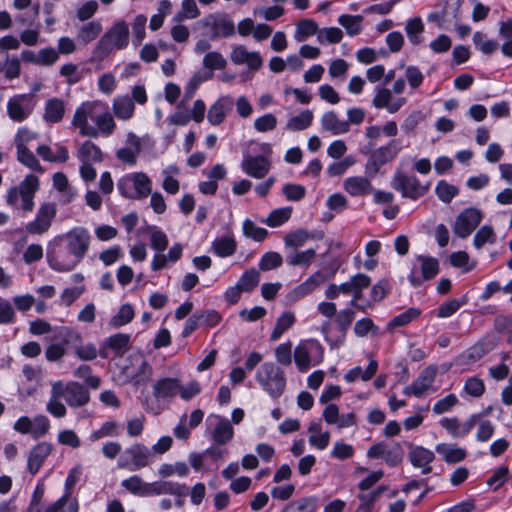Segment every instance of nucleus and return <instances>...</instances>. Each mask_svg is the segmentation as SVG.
Wrapping results in <instances>:
<instances>
[{"label": "nucleus", "instance_id": "obj_6", "mask_svg": "<svg viewBox=\"0 0 512 512\" xmlns=\"http://www.w3.org/2000/svg\"><path fill=\"white\" fill-rule=\"evenodd\" d=\"M260 386L273 398L280 397L286 387L284 371L275 363L265 362L256 373Z\"/></svg>", "mask_w": 512, "mask_h": 512}, {"label": "nucleus", "instance_id": "obj_42", "mask_svg": "<svg viewBox=\"0 0 512 512\" xmlns=\"http://www.w3.org/2000/svg\"><path fill=\"white\" fill-rule=\"evenodd\" d=\"M237 244L233 237H221L212 242V250L219 257H229L236 251Z\"/></svg>", "mask_w": 512, "mask_h": 512}, {"label": "nucleus", "instance_id": "obj_56", "mask_svg": "<svg viewBox=\"0 0 512 512\" xmlns=\"http://www.w3.org/2000/svg\"><path fill=\"white\" fill-rule=\"evenodd\" d=\"M363 17L360 15H341L338 19L340 25H342L347 33L351 36H355L361 31V22Z\"/></svg>", "mask_w": 512, "mask_h": 512}, {"label": "nucleus", "instance_id": "obj_36", "mask_svg": "<svg viewBox=\"0 0 512 512\" xmlns=\"http://www.w3.org/2000/svg\"><path fill=\"white\" fill-rule=\"evenodd\" d=\"M77 157L81 163H98L103 159L101 149L92 141H85L77 152Z\"/></svg>", "mask_w": 512, "mask_h": 512}, {"label": "nucleus", "instance_id": "obj_48", "mask_svg": "<svg viewBox=\"0 0 512 512\" xmlns=\"http://www.w3.org/2000/svg\"><path fill=\"white\" fill-rule=\"evenodd\" d=\"M295 321L294 314L291 312L283 313L276 322V325L271 333L270 339L272 341L278 340L282 334L287 331Z\"/></svg>", "mask_w": 512, "mask_h": 512}, {"label": "nucleus", "instance_id": "obj_35", "mask_svg": "<svg viewBox=\"0 0 512 512\" xmlns=\"http://www.w3.org/2000/svg\"><path fill=\"white\" fill-rule=\"evenodd\" d=\"M316 257V250L309 248L306 250L289 251L285 256V261L289 266H305L308 267Z\"/></svg>", "mask_w": 512, "mask_h": 512}, {"label": "nucleus", "instance_id": "obj_52", "mask_svg": "<svg viewBox=\"0 0 512 512\" xmlns=\"http://www.w3.org/2000/svg\"><path fill=\"white\" fill-rule=\"evenodd\" d=\"M120 434V425L115 421H106L100 429L94 431L90 435L91 441H98L104 437H115Z\"/></svg>", "mask_w": 512, "mask_h": 512}, {"label": "nucleus", "instance_id": "obj_57", "mask_svg": "<svg viewBox=\"0 0 512 512\" xmlns=\"http://www.w3.org/2000/svg\"><path fill=\"white\" fill-rule=\"evenodd\" d=\"M259 281V272L255 268H251L242 274L237 284L244 292H250L259 284Z\"/></svg>", "mask_w": 512, "mask_h": 512}, {"label": "nucleus", "instance_id": "obj_4", "mask_svg": "<svg viewBox=\"0 0 512 512\" xmlns=\"http://www.w3.org/2000/svg\"><path fill=\"white\" fill-rule=\"evenodd\" d=\"M46 258L51 269L57 272L73 270L81 260L69 250L62 238H54L48 243Z\"/></svg>", "mask_w": 512, "mask_h": 512}, {"label": "nucleus", "instance_id": "obj_30", "mask_svg": "<svg viewBox=\"0 0 512 512\" xmlns=\"http://www.w3.org/2000/svg\"><path fill=\"white\" fill-rule=\"evenodd\" d=\"M322 233L309 232L305 229H297L287 233L284 237V245L290 251L298 250L303 247L309 240L321 239Z\"/></svg>", "mask_w": 512, "mask_h": 512}, {"label": "nucleus", "instance_id": "obj_26", "mask_svg": "<svg viewBox=\"0 0 512 512\" xmlns=\"http://www.w3.org/2000/svg\"><path fill=\"white\" fill-rule=\"evenodd\" d=\"M477 417L478 416H470L463 423L456 417H445L440 420V425L446 429L453 438H462L468 435L477 424Z\"/></svg>", "mask_w": 512, "mask_h": 512}, {"label": "nucleus", "instance_id": "obj_32", "mask_svg": "<svg viewBox=\"0 0 512 512\" xmlns=\"http://www.w3.org/2000/svg\"><path fill=\"white\" fill-rule=\"evenodd\" d=\"M65 102L60 98H51L45 103L43 119L47 123H59L65 114Z\"/></svg>", "mask_w": 512, "mask_h": 512}, {"label": "nucleus", "instance_id": "obj_16", "mask_svg": "<svg viewBox=\"0 0 512 512\" xmlns=\"http://www.w3.org/2000/svg\"><path fill=\"white\" fill-rule=\"evenodd\" d=\"M202 22L204 27L209 28L210 39L212 40L220 37H230L235 34L234 22L227 14H210Z\"/></svg>", "mask_w": 512, "mask_h": 512}, {"label": "nucleus", "instance_id": "obj_29", "mask_svg": "<svg viewBox=\"0 0 512 512\" xmlns=\"http://www.w3.org/2000/svg\"><path fill=\"white\" fill-rule=\"evenodd\" d=\"M343 189L352 197H361L373 192V186L368 177L352 176L343 182Z\"/></svg>", "mask_w": 512, "mask_h": 512}, {"label": "nucleus", "instance_id": "obj_60", "mask_svg": "<svg viewBox=\"0 0 512 512\" xmlns=\"http://www.w3.org/2000/svg\"><path fill=\"white\" fill-rule=\"evenodd\" d=\"M243 234L254 241L262 242L267 237L268 231L265 228L256 226L252 220L246 219L243 222Z\"/></svg>", "mask_w": 512, "mask_h": 512}, {"label": "nucleus", "instance_id": "obj_43", "mask_svg": "<svg viewBox=\"0 0 512 512\" xmlns=\"http://www.w3.org/2000/svg\"><path fill=\"white\" fill-rule=\"evenodd\" d=\"M17 160L24 166L39 173H44V168L41 166L38 159L28 147H17Z\"/></svg>", "mask_w": 512, "mask_h": 512}, {"label": "nucleus", "instance_id": "obj_28", "mask_svg": "<svg viewBox=\"0 0 512 512\" xmlns=\"http://www.w3.org/2000/svg\"><path fill=\"white\" fill-rule=\"evenodd\" d=\"M234 105L233 98L224 96L219 98L208 110L207 119L212 125H220L226 118V115L232 110Z\"/></svg>", "mask_w": 512, "mask_h": 512}, {"label": "nucleus", "instance_id": "obj_22", "mask_svg": "<svg viewBox=\"0 0 512 512\" xmlns=\"http://www.w3.org/2000/svg\"><path fill=\"white\" fill-rule=\"evenodd\" d=\"M188 492L189 488L185 484L167 480L151 482L148 487V497L159 495L185 497L188 495Z\"/></svg>", "mask_w": 512, "mask_h": 512}, {"label": "nucleus", "instance_id": "obj_34", "mask_svg": "<svg viewBox=\"0 0 512 512\" xmlns=\"http://www.w3.org/2000/svg\"><path fill=\"white\" fill-rule=\"evenodd\" d=\"M435 451L443 457L446 463L449 464L461 462L466 458L467 455L465 449L457 447L454 444H437Z\"/></svg>", "mask_w": 512, "mask_h": 512}, {"label": "nucleus", "instance_id": "obj_9", "mask_svg": "<svg viewBox=\"0 0 512 512\" xmlns=\"http://www.w3.org/2000/svg\"><path fill=\"white\" fill-rule=\"evenodd\" d=\"M324 359L322 345L314 339L302 341L294 350V360L301 372H306L311 366L320 364Z\"/></svg>", "mask_w": 512, "mask_h": 512}, {"label": "nucleus", "instance_id": "obj_40", "mask_svg": "<svg viewBox=\"0 0 512 512\" xmlns=\"http://www.w3.org/2000/svg\"><path fill=\"white\" fill-rule=\"evenodd\" d=\"M460 1L455 0L451 4V9L446 6L442 11L440 12H433L430 13L427 17L429 22L436 23L438 27H442L443 23L446 22L450 17L457 18L458 14L460 12Z\"/></svg>", "mask_w": 512, "mask_h": 512}, {"label": "nucleus", "instance_id": "obj_55", "mask_svg": "<svg viewBox=\"0 0 512 512\" xmlns=\"http://www.w3.org/2000/svg\"><path fill=\"white\" fill-rule=\"evenodd\" d=\"M421 314V311L417 308H409L405 312L395 316L388 324L389 329L396 327H403L408 325L413 320L417 319Z\"/></svg>", "mask_w": 512, "mask_h": 512}, {"label": "nucleus", "instance_id": "obj_2", "mask_svg": "<svg viewBox=\"0 0 512 512\" xmlns=\"http://www.w3.org/2000/svg\"><path fill=\"white\" fill-rule=\"evenodd\" d=\"M129 42V29L124 21L114 24L99 40L93 50V60L102 61L114 49H124Z\"/></svg>", "mask_w": 512, "mask_h": 512}, {"label": "nucleus", "instance_id": "obj_13", "mask_svg": "<svg viewBox=\"0 0 512 512\" xmlns=\"http://www.w3.org/2000/svg\"><path fill=\"white\" fill-rule=\"evenodd\" d=\"M36 104L33 93L14 95L7 102V114L14 122H23L33 113Z\"/></svg>", "mask_w": 512, "mask_h": 512}, {"label": "nucleus", "instance_id": "obj_20", "mask_svg": "<svg viewBox=\"0 0 512 512\" xmlns=\"http://www.w3.org/2000/svg\"><path fill=\"white\" fill-rule=\"evenodd\" d=\"M180 380L178 378L164 377L158 379L152 388V394L157 402H170L178 395Z\"/></svg>", "mask_w": 512, "mask_h": 512}, {"label": "nucleus", "instance_id": "obj_18", "mask_svg": "<svg viewBox=\"0 0 512 512\" xmlns=\"http://www.w3.org/2000/svg\"><path fill=\"white\" fill-rule=\"evenodd\" d=\"M337 271L335 267L329 275L324 274L321 271H316L303 283L296 286L290 293L289 298L293 301H297L315 291L318 287L324 284L327 280L332 279Z\"/></svg>", "mask_w": 512, "mask_h": 512}, {"label": "nucleus", "instance_id": "obj_5", "mask_svg": "<svg viewBox=\"0 0 512 512\" xmlns=\"http://www.w3.org/2000/svg\"><path fill=\"white\" fill-rule=\"evenodd\" d=\"M117 189L127 199L139 200L148 197L152 192V182L143 172L130 173L117 181Z\"/></svg>", "mask_w": 512, "mask_h": 512}, {"label": "nucleus", "instance_id": "obj_59", "mask_svg": "<svg viewBox=\"0 0 512 512\" xmlns=\"http://www.w3.org/2000/svg\"><path fill=\"white\" fill-rule=\"evenodd\" d=\"M435 193L442 202L450 203L458 195L459 189L445 180H440L436 185Z\"/></svg>", "mask_w": 512, "mask_h": 512}, {"label": "nucleus", "instance_id": "obj_47", "mask_svg": "<svg viewBox=\"0 0 512 512\" xmlns=\"http://www.w3.org/2000/svg\"><path fill=\"white\" fill-rule=\"evenodd\" d=\"M319 30L315 21L311 19L301 20L296 27L295 39L298 42H302L309 36L318 35Z\"/></svg>", "mask_w": 512, "mask_h": 512}, {"label": "nucleus", "instance_id": "obj_8", "mask_svg": "<svg viewBox=\"0 0 512 512\" xmlns=\"http://www.w3.org/2000/svg\"><path fill=\"white\" fill-rule=\"evenodd\" d=\"M154 455L147 446L136 443L127 448L117 461L119 469L128 471H138L149 466L153 461Z\"/></svg>", "mask_w": 512, "mask_h": 512}, {"label": "nucleus", "instance_id": "obj_62", "mask_svg": "<svg viewBox=\"0 0 512 512\" xmlns=\"http://www.w3.org/2000/svg\"><path fill=\"white\" fill-rule=\"evenodd\" d=\"M92 370L89 365H80L75 371L74 376L85 381V384L92 389H97L100 387L101 380L98 376H93L91 374Z\"/></svg>", "mask_w": 512, "mask_h": 512}, {"label": "nucleus", "instance_id": "obj_37", "mask_svg": "<svg viewBox=\"0 0 512 512\" xmlns=\"http://www.w3.org/2000/svg\"><path fill=\"white\" fill-rule=\"evenodd\" d=\"M218 423L212 434L213 440L218 445H225L230 442L234 435V430L230 422L223 417L217 416Z\"/></svg>", "mask_w": 512, "mask_h": 512}, {"label": "nucleus", "instance_id": "obj_58", "mask_svg": "<svg viewBox=\"0 0 512 512\" xmlns=\"http://www.w3.org/2000/svg\"><path fill=\"white\" fill-rule=\"evenodd\" d=\"M467 296H463L461 299H452L441 304L437 311V317L448 318L456 313L461 306L467 303Z\"/></svg>", "mask_w": 512, "mask_h": 512}, {"label": "nucleus", "instance_id": "obj_41", "mask_svg": "<svg viewBox=\"0 0 512 512\" xmlns=\"http://www.w3.org/2000/svg\"><path fill=\"white\" fill-rule=\"evenodd\" d=\"M62 398L61 392H59L54 384L52 383L50 399L47 403V411L56 418H62L66 415V406L60 401Z\"/></svg>", "mask_w": 512, "mask_h": 512}, {"label": "nucleus", "instance_id": "obj_7", "mask_svg": "<svg viewBox=\"0 0 512 512\" xmlns=\"http://www.w3.org/2000/svg\"><path fill=\"white\" fill-rule=\"evenodd\" d=\"M81 475V465L72 468L65 480L64 494L57 501L48 505L44 512H78L79 503L77 498L72 496V491Z\"/></svg>", "mask_w": 512, "mask_h": 512}, {"label": "nucleus", "instance_id": "obj_49", "mask_svg": "<svg viewBox=\"0 0 512 512\" xmlns=\"http://www.w3.org/2000/svg\"><path fill=\"white\" fill-rule=\"evenodd\" d=\"M404 458V450L400 443L395 442L393 445H388L385 449L383 460L391 467L398 466Z\"/></svg>", "mask_w": 512, "mask_h": 512}, {"label": "nucleus", "instance_id": "obj_11", "mask_svg": "<svg viewBox=\"0 0 512 512\" xmlns=\"http://www.w3.org/2000/svg\"><path fill=\"white\" fill-rule=\"evenodd\" d=\"M401 150L402 145L399 139H392L386 145L374 150L365 166L368 176L373 178L380 168L395 159Z\"/></svg>", "mask_w": 512, "mask_h": 512}, {"label": "nucleus", "instance_id": "obj_63", "mask_svg": "<svg viewBox=\"0 0 512 512\" xmlns=\"http://www.w3.org/2000/svg\"><path fill=\"white\" fill-rule=\"evenodd\" d=\"M386 490L387 486L381 485L370 494H360L358 498L363 504L358 508L357 512H370L375 501Z\"/></svg>", "mask_w": 512, "mask_h": 512}, {"label": "nucleus", "instance_id": "obj_23", "mask_svg": "<svg viewBox=\"0 0 512 512\" xmlns=\"http://www.w3.org/2000/svg\"><path fill=\"white\" fill-rule=\"evenodd\" d=\"M436 373L434 366L426 367L411 385L404 388L403 393L406 396L421 397L432 386Z\"/></svg>", "mask_w": 512, "mask_h": 512}, {"label": "nucleus", "instance_id": "obj_17", "mask_svg": "<svg viewBox=\"0 0 512 512\" xmlns=\"http://www.w3.org/2000/svg\"><path fill=\"white\" fill-rule=\"evenodd\" d=\"M482 220V213L476 208H467L461 212L455 221L453 231L460 238L468 237Z\"/></svg>", "mask_w": 512, "mask_h": 512}, {"label": "nucleus", "instance_id": "obj_31", "mask_svg": "<svg viewBox=\"0 0 512 512\" xmlns=\"http://www.w3.org/2000/svg\"><path fill=\"white\" fill-rule=\"evenodd\" d=\"M51 451L52 445L48 442L38 443L32 448L27 462V468L32 475H35L39 471Z\"/></svg>", "mask_w": 512, "mask_h": 512}, {"label": "nucleus", "instance_id": "obj_25", "mask_svg": "<svg viewBox=\"0 0 512 512\" xmlns=\"http://www.w3.org/2000/svg\"><path fill=\"white\" fill-rule=\"evenodd\" d=\"M230 59L236 65L247 64L253 71L259 70L263 65L259 52H249L243 45H234L232 47Z\"/></svg>", "mask_w": 512, "mask_h": 512}, {"label": "nucleus", "instance_id": "obj_44", "mask_svg": "<svg viewBox=\"0 0 512 512\" xmlns=\"http://www.w3.org/2000/svg\"><path fill=\"white\" fill-rule=\"evenodd\" d=\"M95 124L96 129H98V135L102 133L108 136L113 133L116 125L107 104H105L102 113L100 114Z\"/></svg>", "mask_w": 512, "mask_h": 512}, {"label": "nucleus", "instance_id": "obj_50", "mask_svg": "<svg viewBox=\"0 0 512 512\" xmlns=\"http://www.w3.org/2000/svg\"><path fill=\"white\" fill-rule=\"evenodd\" d=\"M356 280L355 288H353L354 290L351 293L352 299L350 301V306L352 307H354L360 302V300H362L363 290L371 285V278L364 273L356 274Z\"/></svg>", "mask_w": 512, "mask_h": 512}, {"label": "nucleus", "instance_id": "obj_3", "mask_svg": "<svg viewBox=\"0 0 512 512\" xmlns=\"http://www.w3.org/2000/svg\"><path fill=\"white\" fill-rule=\"evenodd\" d=\"M106 103L101 101H88L82 103L75 111L72 125L79 129L82 136L97 138L98 129L88 120L96 123Z\"/></svg>", "mask_w": 512, "mask_h": 512}, {"label": "nucleus", "instance_id": "obj_53", "mask_svg": "<svg viewBox=\"0 0 512 512\" xmlns=\"http://www.w3.org/2000/svg\"><path fill=\"white\" fill-rule=\"evenodd\" d=\"M134 318V309L130 304H124L120 307L118 313L110 319V325L119 328L132 321Z\"/></svg>", "mask_w": 512, "mask_h": 512}, {"label": "nucleus", "instance_id": "obj_46", "mask_svg": "<svg viewBox=\"0 0 512 512\" xmlns=\"http://www.w3.org/2000/svg\"><path fill=\"white\" fill-rule=\"evenodd\" d=\"M292 214L291 207L278 208L273 210L262 222L269 227H278L287 222Z\"/></svg>", "mask_w": 512, "mask_h": 512}, {"label": "nucleus", "instance_id": "obj_12", "mask_svg": "<svg viewBox=\"0 0 512 512\" xmlns=\"http://www.w3.org/2000/svg\"><path fill=\"white\" fill-rule=\"evenodd\" d=\"M53 384L70 408L83 407L90 401L88 388L79 382L69 381L64 384L62 381H56Z\"/></svg>", "mask_w": 512, "mask_h": 512}, {"label": "nucleus", "instance_id": "obj_14", "mask_svg": "<svg viewBox=\"0 0 512 512\" xmlns=\"http://www.w3.org/2000/svg\"><path fill=\"white\" fill-rule=\"evenodd\" d=\"M56 238H62L64 245L81 261L88 252L91 241L89 232L82 227L74 228L66 234L59 235Z\"/></svg>", "mask_w": 512, "mask_h": 512}, {"label": "nucleus", "instance_id": "obj_38", "mask_svg": "<svg viewBox=\"0 0 512 512\" xmlns=\"http://www.w3.org/2000/svg\"><path fill=\"white\" fill-rule=\"evenodd\" d=\"M134 110V101L129 96H122L114 99L113 112L117 118L128 120L133 116Z\"/></svg>", "mask_w": 512, "mask_h": 512}, {"label": "nucleus", "instance_id": "obj_21", "mask_svg": "<svg viewBox=\"0 0 512 512\" xmlns=\"http://www.w3.org/2000/svg\"><path fill=\"white\" fill-rule=\"evenodd\" d=\"M406 445L410 449L408 458L411 464L416 468H421L423 474L431 473V463L435 459L434 452L423 446H415L410 442Z\"/></svg>", "mask_w": 512, "mask_h": 512}, {"label": "nucleus", "instance_id": "obj_10", "mask_svg": "<svg viewBox=\"0 0 512 512\" xmlns=\"http://www.w3.org/2000/svg\"><path fill=\"white\" fill-rule=\"evenodd\" d=\"M392 187L401 193L404 198L418 200L429 191L430 184H422L414 175L397 171L392 179Z\"/></svg>", "mask_w": 512, "mask_h": 512}, {"label": "nucleus", "instance_id": "obj_39", "mask_svg": "<svg viewBox=\"0 0 512 512\" xmlns=\"http://www.w3.org/2000/svg\"><path fill=\"white\" fill-rule=\"evenodd\" d=\"M121 486L131 494L148 497L149 483L144 482L138 475H133L121 482Z\"/></svg>", "mask_w": 512, "mask_h": 512}, {"label": "nucleus", "instance_id": "obj_33", "mask_svg": "<svg viewBox=\"0 0 512 512\" xmlns=\"http://www.w3.org/2000/svg\"><path fill=\"white\" fill-rule=\"evenodd\" d=\"M322 128L333 135L345 134L349 131V122L338 118L334 111H328L321 118Z\"/></svg>", "mask_w": 512, "mask_h": 512}, {"label": "nucleus", "instance_id": "obj_24", "mask_svg": "<svg viewBox=\"0 0 512 512\" xmlns=\"http://www.w3.org/2000/svg\"><path fill=\"white\" fill-rule=\"evenodd\" d=\"M241 168L247 175L262 179L270 171L271 163L265 156L246 155L242 160Z\"/></svg>", "mask_w": 512, "mask_h": 512}, {"label": "nucleus", "instance_id": "obj_15", "mask_svg": "<svg viewBox=\"0 0 512 512\" xmlns=\"http://www.w3.org/2000/svg\"><path fill=\"white\" fill-rule=\"evenodd\" d=\"M56 216L54 203H42L36 213L35 219L26 224L25 230L31 235H42L46 233Z\"/></svg>", "mask_w": 512, "mask_h": 512}, {"label": "nucleus", "instance_id": "obj_1", "mask_svg": "<svg viewBox=\"0 0 512 512\" xmlns=\"http://www.w3.org/2000/svg\"><path fill=\"white\" fill-rule=\"evenodd\" d=\"M39 178L27 175L17 186L11 187L6 195V203L14 210L26 215L34 209V197L39 190Z\"/></svg>", "mask_w": 512, "mask_h": 512}, {"label": "nucleus", "instance_id": "obj_51", "mask_svg": "<svg viewBox=\"0 0 512 512\" xmlns=\"http://www.w3.org/2000/svg\"><path fill=\"white\" fill-rule=\"evenodd\" d=\"M423 30L424 25L420 17L410 19L405 27L408 39L413 45H418L421 43L422 39L420 34L423 32Z\"/></svg>", "mask_w": 512, "mask_h": 512}, {"label": "nucleus", "instance_id": "obj_45", "mask_svg": "<svg viewBox=\"0 0 512 512\" xmlns=\"http://www.w3.org/2000/svg\"><path fill=\"white\" fill-rule=\"evenodd\" d=\"M313 113L310 110H304L299 115L290 118L286 128L291 131H301L312 124Z\"/></svg>", "mask_w": 512, "mask_h": 512}, {"label": "nucleus", "instance_id": "obj_61", "mask_svg": "<svg viewBox=\"0 0 512 512\" xmlns=\"http://www.w3.org/2000/svg\"><path fill=\"white\" fill-rule=\"evenodd\" d=\"M200 15V11L197 7L195 0H183L181 5V11H179L174 20L181 22L184 19H194Z\"/></svg>", "mask_w": 512, "mask_h": 512}, {"label": "nucleus", "instance_id": "obj_54", "mask_svg": "<svg viewBox=\"0 0 512 512\" xmlns=\"http://www.w3.org/2000/svg\"><path fill=\"white\" fill-rule=\"evenodd\" d=\"M130 336L124 333H117L107 339L106 346L122 355L129 348Z\"/></svg>", "mask_w": 512, "mask_h": 512}, {"label": "nucleus", "instance_id": "obj_64", "mask_svg": "<svg viewBox=\"0 0 512 512\" xmlns=\"http://www.w3.org/2000/svg\"><path fill=\"white\" fill-rule=\"evenodd\" d=\"M315 501L312 498H302L288 504L281 512H313Z\"/></svg>", "mask_w": 512, "mask_h": 512}, {"label": "nucleus", "instance_id": "obj_19", "mask_svg": "<svg viewBox=\"0 0 512 512\" xmlns=\"http://www.w3.org/2000/svg\"><path fill=\"white\" fill-rule=\"evenodd\" d=\"M498 344V339L493 334H486L474 345L465 350L461 358L465 364L474 363L492 351Z\"/></svg>", "mask_w": 512, "mask_h": 512}, {"label": "nucleus", "instance_id": "obj_27", "mask_svg": "<svg viewBox=\"0 0 512 512\" xmlns=\"http://www.w3.org/2000/svg\"><path fill=\"white\" fill-rule=\"evenodd\" d=\"M418 261L421 263L422 277H418L414 272H411L409 275V281L413 286H420L423 280H430L439 272V263L437 259L420 255L418 256Z\"/></svg>", "mask_w": 512, "mask_h": 512}]
</instances>
